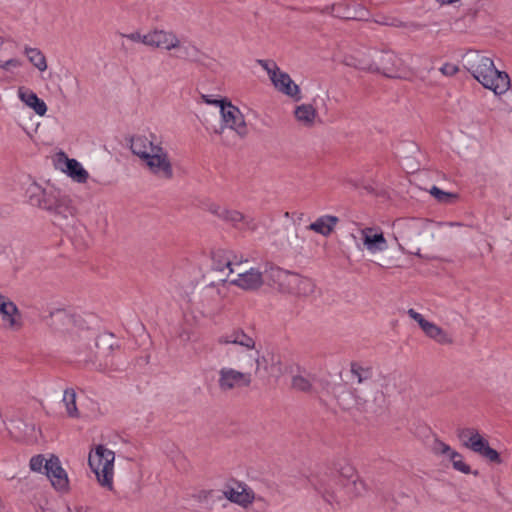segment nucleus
Returning <instances> with one entry per match:
<instances>
[{
    "mask_svg": "<svg viewBox=\"0 0 512 512\" xmlns=\"http://www.w3.org/2000/svg\"><path fill=\"white\" fill-rule=\"evenodd\" d=\"M316 489L327 503L339 507L348 506L367 490L355 468L345 462L334 463L331 472L318 481Z\"/></svg>",
    "mask_w": 512,
    "mask_h": 512,
    "instance_id": "1",
    "label": "nucleus"
},
{
    "mask_svg": "<svg viewBox=\"0 0 512 512\" xmlns=\"http://www.w3.org/2000/svg\"><path fill=\"white\" fill-rule=\"evenodd\" d=\"M465 68L472 76L495 94L505 93L510 86L509 75L496 69L490 57L482 55L479 51H468L464 57Z\"/></svg>",
    "mask_w": 512,
    "mask_h": 512,
    "instance_id": "2",
    "label": "nucleus"
},
{
    "mask_svg": "<svg viewBox=\"0 0 512 512\" xmlns=\"http://www.w3.org/2000/svg\"><path fill=\"white\" fill-rule=\"evenodd\" d=\"M393 230L402 251L422 257L419 243L424 225L419 219H399L393 224Z\"/></svg>",
    "mask_w": 512,
    "mask_h": 512,
    "instance_id": "3",
    "label": "nucleus"
},
{
    "mask_svg": "<svg viewBox=\"0 0 512 512\" xmlns=\"http://www.w3.org/2000/svg\"><path fill=\"white\" fill-rule=\"evenodd\" d=\"M355 405L358 411L368 416H379L385 413L387 408L386 394L378 387L354 388Z\"/></svg>",
    "mask_w": 512,
    "mask_h": 512,
    "instance_id": "4",
    "label": "nucleus"
},
{
    "mask_svg": "<svg viewBox=\"0 0 512 512\" xmlns=\"http://www.w3.org/2000/svg\"><path fill=\"white\" fill-rule=\"evenodd\" d=\"M115 454L103 445H98L94 453L89 454L88 463L101 486L113 489V467Z\"/></svg>",
    "mask_w": 512,
    "mask_h": 512,
    "instance_id": "5",
    "label": "nucleus"
},
{
    "mask_svg": "<svg viewBox=\"0 0 512 512\" xmlns=\"http://www.w3.org/2000/svg\"><path fill=\"white\" fill-rule=\"evenodd\" d=\"M457 436L464 447L479 454L492 463H502L500 454L490 447L488 440L481 436L477 429L460 428L457 430Z\"/></svg>",
    "mask_w": 512,
    "mask_h": 512,
    "instance_id": "6",
    "label": "nucleus"
},
{
    "mask_svg": "<svg viewBox=\"0 0 512 512\" xmlns=\"http://www.w3.org/2000/svg\"><path fill=\"white\" fill-rule=\"evenodd\" d=\"M215 105L220 107V113L222 116V121L224 123L220 129H216L215 133L223 134L225 128H229L234 131L239 138H244L248 134L247 125L241 111L231 102L226 101V99H220L214 101Z\"/></svg>",
    "mask_w": 512,
    "mask_h": 512,
    "instance_id": "7",
    "label": "nucleus"
},
{
    "mask_svg": "<svg viewBox=\"0 0 512 512\" xmlns=\"http://www.w3.org/2000/svg\"><path fill=\"white\" fill-rule=\"evenodd\" d=\"M142 162L145 168L159 179L171 180L174 177L172 162L161 142L158 146L152 148L150 154Z\"/></svg>",
    "mask_w": 512,
    "mask_h": 512,
    "instance_id": "8",
    "label": "nucleus"
},
{
    "mask_svg": "<svg viewBox=\"0 0 512 512\" xmlns=\"http://www.w3.org/2000/svg\"><path fill=\"white\" fill-rule=\"evenodd\" d=\"M26 193L31 206L48 212L57 204V200L61 196L59 192L52 189L47 190L35 182L29 185Z\"/></svg>",
    "mask_w": 512,
    "mask_h": 512,
    "instance_id": "9",
    "label": "nucleus"
},
{
    "mask_svg": "<svg viewBox=\"0 0 512 512\" xmlns=\"http://www.w3.org/2000/svg\"><path fill=\"white\" fill-rule=\"evenodd\" d=\"M75 207L71 204V200L66 196H60L57 204L50 211L51 220L54 225L61 229L72 226L75 218Z\"/></svg>",
    "mask_w": 512,
    "mask_h": 512,
    "instance_id": "10",
    "label": "nucleus"
},
{
    "mask_svg": "<svg viewBox=\"0 0 512 512\" xmlns=\"http://www.w3.org/2000/svg\"><path fill=\"white\" fill-rule=\"evenodd\" d=\"M403 61L392 51L382 52L374 61L375 73H381L387 78H399Z\"/></svg>",
    "mask_w": 512,
    "mask_h": 512,
    "instance_id": "11",
    "label": "nucleus"
},
{
    "mask_svg": "<svg viewBox=\"0 0 512 512\" xmlns=\"http://www.w3.org/2000/svg\"><path fill=\"white\" fill-rule=\"evenodd\" d=\"M251 373L240 372L232 368L219 371L218 385L221 391H229L236 387H248L251 384Z\"/></svg>",
    "mask_w": 512,
    "mask_h": 512,
    "instance_id": "12",
    "label": "nucleus"
},
{
    "mask_svg": "<svg viewBox=\"0 0 512 512\" xmlns=\"http://www.w3.org/2000/svg\"><path fill=\"white\" fill-rule=\"evenodd\" d=\"M143 44L171 51L179 47V39L175 33L164 30H154L143 35Z\"/></svg>",
    "mask_w": 512,
    "mask_h": 512,
    "instance_id": "13",
    "label": "nucleus"
},
{
    "mask_svg": "<svg viewBox=\"0 0 512 512\" xmlns=\"http://www.w3.org/2000/svg\"><path fill=\"white\" fill-rule=\"evenodd\" d=\"M44 474L49 478L53 487L60 491L68 489V476L61 467L60 460L57 456L51 455L44 466Z\"/></svg>",
    "mask_w": 512,
    "mask_h": 512,
    "instance_id": "14",
    "label": "nucleus"
},
{
    "mask_svg": "<svg viewBox=\"0 0 512 512\" xmlns=\"http://www.w3.org/2000/svg\"><path fill=\"white\" fill-rule=\"evenodd\" d=\"M229 283L244 290H258L264 283L263 273L255 268L238 269L237 277L230 279Z\"/></svg>",
    "mask_w": 512,
    "mask_h": 512,
    "instance_id": "15",
    "label": "nucleus"
},
{
    "mask_svg": "<svg viewBox=\"0 0 512 512\" xmlns=\"http://www.w3.org/2000/svg\"><path fill=\"white\" fill-rule=\"evenodd\" d=\"M315 284L307 277L290 273L282 292L307 297L314 292Z\"/></svg>",
    "mask_w": 512,
    "mask_h": 512,
    "instance_id": "16",
    "label": "nucleus"
},
{
    "mask_svg": "<svg viewBox=\"0 0 512 512\" xmlns=\"http://www.w3.org/2000/svg\"><path fill=\"white\" fill-rule=\"evenodd\" d=\"M271 81L281 93L293 98L295 101L301 100L300 88L293 82L288 73L279 70L278 73L272 74Z\"/></svg>",
    "mask_w": 512,
    "mask_h": 512,
    "instance_id": "17",
    "label": "nucleus"
},
{
    "mask_svg": "<svg viewBox=\"0 0 512 512\" xmlns=\"http://www.w3.org/2000/svg\"><path fill=\"white\" fill-rule=\"evenodd\" d=\"M128 143L131 152L139 157L141 161L146 159L153 147L159 145V142L156 143V136L154 134H151L150 138L144 135L131 136L128 139Z\"/></svg>",
    "mask_w": 512,
    "mask_h": 512,
    "instance_id": "18",
    "label": "nucleus"
},
{
    "mask_svg": "<svg viewBox=\"0 0 512 512\" xmlns=\"http://www.w3.org/2000/svg\"><path fill=\"white\" fill-rule=\"evenodd\" d=\"M212 260L213 269L225 274V276L221 277L219 280L229 282L230 275L234 273L233 265L236 263L232 260V251L217 250L213 252Z\"/></svg>",
    "mask_w": 512,
    "mask_h": 512,
    "instance_id": "19",
    "label": "nucleus"
},
{
    "mask_svg": "<svg viewBox=\"0 0 512 512\" xmlns=\"http://www.w3.org/2000/svg\"><path fill=\"white\" fill-rule=\"evenodd\" d=\"M331 9H335L334 16L340 19L363 21L367 20L369 16V12L364 6L359 5V10H352L345 1L332 4Z\"/></svg>",
    "mask_w": 512,
    "mask_h": 512,
    "instance_id": "20",
    "label": "nucleus"
},
{
    "mask_svg": "<svg viewBox=\"0 0 512 512\" xmlns=\"http://www.w3.org/2000/svg\"><path fill=\"white\" fill-rule=\"evenodd\" d=\"M350 372L351 375L357 380V384L360 387H372L373 385H378L373 381V369L370 366H362L358 362L350 363Z\"/></svg>",
    "mask_w": 512,
    "mask_h": 512,
    "instance_id": "21",
    "label": "nucleus"
},
{
    "mask_svg": "<svg viewBox=\"0 0 512 512\" xmlns=\"http://www.w3.org/2000/svg\"><path fill=\"white\" fill-rule=\"evenodd\" d=\"M18 96L28 107L33 109L39 116H44L47 112L46 103L40 99L32 90L23 87L18 89Z\"/></svg>",
    "mask_w": 512,
    "mask_h": 512,
    "instance_id": "22",
    "label": "nucleus"
},
{
    "mask_svg": "<svg viewBox=\"0 0 512 512\" xmlns=\"http://www.w3.org/2000/svg\"><path fill=\"white\" fill-rule=\"evenodd\" d=\"M363 244L371 252L383 251L387 248V242L383 233H373L372 228H365L362 231Z\"/></svg>",
    "mask_w": 512,
    "mask_h": 512,
    "instance_id": "23",
    "label": "nucleus"
},
{
    "mask_svg": "<svg viewBox=\"0 0 512 512\" xmlns=\"http://www.w3.org/2000/svg\"><path fill=\"white\" fill-rule=\"evenodd\" d=\"M218 342L220 344H238L244 346L248 349H253L255 347V341L253 338L248 336L243 330L236 329L222 335L218 338Z\"/></svg>",
    "mask_w": 512,
    "mask_h": 512,
    "instance_id": "24",
    "label": "nucleus"
},
{
    "mask_svg": "<svg viewBox=\"0 0 512 512\" xmlns=\"http://www.w3.org/2000/svg\"><path fill=\"white\" fill-rule=\"evenodd\" d=\"M262 273L263 278L265 277L266 279L272 281L274 284H277L279 290L282 292L291 272L267 263L265 264V269L262 271Z\"/></svg>",
    "mask_w": 512,
    "mask_h": 512,
    "instance_id": "25",
    "label": "nucleus"
},
{
    "mask_svg": "<svg viewBox=\"0 0 512 512\" xmlns=\"http://www.w3.org/2000/svg\"><path fill=\"white\" fill-rule=\"evenodd\" d=\"M339 222L338 217L332 215H325L319 217L315 222L311 223L307 229L312 230L323 236L330 235L335 225Z\"/></svg>",
    "mask_w": 512,
    "mask_h": 512,
    "instance_id": "26",
    "label": "nucleus"
},
{
    "mask_svg": "<svg viewBox=\"0 0 512 512\" xmlns=\"http://www.w3.org/2000/svg\"><path fill=\"white\" fill-rule=\"evenodd\" d=\"M425 335L437 343L442 345H450L453 343L452 337L438 325L428 321L422 328Z\"/></svg>",
    "mask_w": 512,
    "mask_h": 512,
    "instance_id": "27",
    "label": "nucleus"
},
{
    "mask_svg": "<svg viewBox=\"0 0 512 512\" xmlns=\"http://www.w3.org/2000/svg\"><path fill=\"white\" fill-rule=\"evenodd\" d=\"M50 326L56 330L66 329L75 323V317L63 309H58L50 314Z\"/></svg>",
    "mask_w": 512,
    "mask_h": 512,
    "instance_id": "28",
    "label": "nucleus"
},
{
    "mask_svg": "<svg viewBox=\"0 0 512 512\" xmlns=\"http://www.w3.org/2000/svg\"><path fill=\"white\" fill-rule=\"evenodd\" d=\"M63 171L78 183H85L89 177L88 172L76 159L66 158L65 168Z\"/></svg>",
    "mask_w": 512,
    "mask_h": 512,
    "instance_id": "29",
    "label": "nucleus"
},
{
    "mask_svg": "<svg viewBox=\"0 0 512 512\" xmlns=\"http://www.w3.org/2000/svg\"><path fill=\"white\" fill-rule=\"evenodd\" d=\"M294 116L298 122L310 127L314 124L317 111L311 104H302L295 108Z\"/></svg>",
    "mask_w": 512,
    "mask_h": 512,
    "instance_id": "30",
    "label": "nucleus"
},
{
    "mask_svg": "<svg viewBox=\"0 0 512 512\" xmlns=\"http://www.w3.org/2000/svg\"><path fill=\"white\" fill-rule=\"evenodd\" d=\"M24 53L28 57L30 63L39 71H45L47 69L46 57L39 49L25 47Z\"/></svg>",
    "mask_w": 512,
    "mask_h": 512,
    "instance_id": "31",
    "label": "nucleus"
},
{
    "mask_svg": "<svg viewBox=\"0 0 512 512\" xmlns=\"http://www.w3.org/2000/svg\"><path fill=\"white\" fill-rule=\"evenodd\" d=\"M313 379L303 375H294L291 379V387L299 392L311 394L314 392Z\"/></svg>",
    "mask_w": 512,
    "mask_h": 512,
    "instance_id": "32",
    "label": "nucleus"
},
{
    "mask_svg": "<svg viewBox=\"0 0 512 512\" xmlns=\"http://www.w3.org/2000/svg\"><path fill=\"white\" fill-rule=\"evenodd\" d=\"M175 50H178V53L174 55L178 59L187 61H197L199 59L200 50L195 45H181L179 41V47H176Z\"/></svg>",
    "mask_w": 512,
    "mask_h": 512,
    "instance_id": "33",
    "label": "nucleus"
},
{
    "mask_svg": "<svg viewBox=\"0 0 512 512\" xmlns=\"http://www.w3.org/2000/svg\"><path fill=\"white\" fill-rule=\"evenodd\" d=\"M63 403L65 404L66 411L69 417H79V411L76 406V393L74 389L70 388L64 391Z\"/></svg>",
    "mask_w": 512,
    "mask_h": 512,
    "instance_id": "34",
    "label": "nucleus"
},
{
    "mask_svg": "<svg viewBox=\"0 0 512 512\" xmlns=\"http://www.w3.org/2000/svg\"><path fill=\"white\" fill-rule=\"evenodd\" d=\"M449 458H450V460L452 462V466L455 470H457L463 474L472 473L474 476L479 475L478 470L472 471L470 466L462 460L463 456L459 452H457L455 450L451 451Z\"/></svg>",
    "mask_w": 512,
    "mask_h": 512,
    "instance_id": "35",
    "label": "nucleus"
},
{
    "mask_svg": "<svg viewBox=\"0 0 512 512\" xmlns=\"http://www.w3.org/2000/svg\"><path fill=\"white\" fill-rule=\"evenodd\" d=\"M224 495L231 502L246 505L252 503L253 497H250L248 493L237 492L234 489H230L224 492Z\"/></svg>",
    "mask_w": 512,
    "mask_h": 512,
    "instance_id": "36",
    "label": "nucleus"
},
{
    "mask_svg": "<svg viewBox=\"0 0 512 512\" xmlns=\"http://www.w3.org/2000/svg\"><path fill=\"white\" fill-rule=\"evenodd\" d=\"M430 194L434 196L438 200V202L445 204L452 203L457 198L456 194L445 192L438 188L437 186H433L430 189Z\"/></svg>",
    "mask_w": 512,
    "mask_h": 512,
    "instance_id": "37",
    "label": "nucleus"
},
{
    "mask_svg": "<svg viewBox=\"0 0 512 512\" xmlns=\"http://www.w3.org/2000/svg\"><path fill=\"white\" fill-rule=\"evenodd\" d=\"M430 450L435 455H448L450 456L451 451H454L448 444L442 442L437 437H434L432 443L430 444Z\"/></svg>",
    "mask_w": 512,
    "mask_h": 512,
    "instance_id": "38",
    "label": "nucleus"
},
{
    "mask_svg": "<svg viewBox=\"0 0 512 512\" xmlns=\"http://www.w3.org/2000/svg\"><path fill=\"white\" fill-rule=\"evenodd\" d=\"M221 219L232 223L235 227H237L238 223H242L245 221V215L237 210H223L221 214Z\"/></svg>",
    "mask_w": 512,
    "mask_h": 512,
    "instance_id": "39",
    "label": "nucleus"
},
{
    "mask_svg": "<svg viewBox=\"0 0 512 512\" xmlns=\"http://www.w3.org/2000/svg\"><path fill=\"white\" fill-rule=\"evenodd\" d=\"M347 65L353 66L357 69L368 71L375 73L374 71V61H368L365 59H356L352 58L350 62H347Z\"/></svg>",
    "mask_w": 512,
    "mask_h": 512,
    "instance_id": "40",
    "label": "nucleus"
},
{
    "mask_svg": "<svg viewBox=\"0 0 512 512\" xmlns=\"http://www.w3.org/2000/svg\"><path fill=\"white\" fill-rule=\"evenodd\" d=\"M113 339V334L103 333L97 337L96 346L98 348H106L108 351H112L114 347Z\"/></svg>",
    "mask_w": 512,
    "mask_h": 512,
    "instance_id": "41",
    "label": "nucleus"
},
{
    "mask_svg": "<svg viewBox=\"0 0 512 512\" xmlns=\"http://www.w3.org/2000/svg\"><path fill=\"white\" fill-rule=\"evenodd\" d=\"M47 460L48 459H46L42 454L33 456L30 459V463H29L30 469L34 472H40V473L44 472V466H45Z\"/></svg>",
    "mask_w": 512,
    "mask_h": 512,
    "instance_id": "42",
    "label": "nucleus"
},
{
    "mask_svg": "<svg viewBox=\"0 0 512 512\" xmlns=\"http://www.w3.org/2000/svg\"><path fill=\"white\" fill-rule=\"evenodd\" d=\"M386 24L394 26V27H405V28H409L412 30H421L425 27L424 24L415 23V22L404 23L398 19H393L390 23H386Z\"/></svg>",
    "mask_w": 512,
    "mask_h": 512,
    "instance_id": "43",
    "label": "nucleus"
},
{
    "mask_svg": "<svg viewBox=\"0 0 512 512\" xmlns=\"http://www.w3.org/2000/svg\"><path fill=\"white\" fill-rule=\"evenodd\" d=\"M4 322L7 323V328L13 331H18L23 327V322L21 320V315H13L9 317Z\"/></svg>",
    "mask_w": 512,
    "mask_h": 512,
    "instance_id": "44",
    "label": "nucleus"
},
{
    "mask_svg": "<svg viewBox=\"0 0 512 512\" xmlns=\"http://www.w3.org/2000/svg\"><path fill=\"white\" fill-rule=\"evenodd\" d=\"M11 310V312H17V306L14 302L10 301L7 297L3 299L0 303V314L4 315L8 310Z\"/></svg>",
    "mask_w": 512,
    "mask_h": 512,
    "instance_id": "45",
    "label": "nucleus"
},
{
    "mask_svg": "<svg viewBox=\"0 0 512 512\" xmlns=\"http://www.w3.org/2000/svg\"><path fill=\"white\" fill-rule=\"evenodd\" d=\"M22 65V61L16 58L9 59L7 61L2 62L0 60V68L5 71H9L12 68H18Z\"/></svg>",
    "mask_w": 512,
    "mask_h": 512,
    "instance_id": "46",
    "label": "nucleus"
},
{
    "mask_svg": "<svg viewBox=\"0 0 512 512\" xmlns=\"http://www.w3.org/2000/svg\"><path fill=\"white\" fill-rule=\"evenodd\" d=\"M257 63L264 69L267 71V73L269 74V77L271 78L272 77V74L273 73H278V71L280 70L276 63L275 62H272L273 64V67L271 68L270 67V64H269V61L267 60H262V59H259L257 60Z\"/></svg>",
    "mask_w": 512,
    "mask_h": 512,
    "instance_id": "47",
    "label": "nucleus"
},
{
    "mask_svg": "<svg viewBox=\"0 0 512 512\" xmlns=\"http://www.w3.org/2000/svg\"><path fill=\"white\" fill-rule=\"evenodd\" d=\"M408 315L410 318H412L414 321H416L420 328L422 329L425 324L428 322V320H426L420 313H418L417 311H415L414 309L410 308L408 311H407Z\"/></svg>",
    "mask_w": 512,
    "mask_h": 512,
    "instance_id": "48",
    "label": "nucleus"
},
{
    "mask_svg": "<svg viewBox=\"0 0 512 512\" xmlns=\"http://www.w3.org/2000/svg\"><path fill=\"white\" fill-rule=\"evenodd\" d=\"M459 71L458 66L451 64V63H445L441 68L440 72L445 76H453Z\"/></svg>",
    "mask_w": 512,
    "mask_h": 512,
    "instance_id": "49",
    "label": "nucleus"
},
{
    "mask_svg": "<svg viewBox=\"0 0 512 512\" xmlns=\"http://www.w3.org/2000/svg\"><path fill=\"white\" fill-rule=\"evenodd\" d=\"M242 223L244 224L245 228L248 230L255 231L257 229V223L255 222V220L253 218L248 219L245 216V221H242Z\"/></svg>",
    "mask_w": 512,
    "mask_h": 512,
    "instance_id": "50",
    "label": "nucleus"
},
{
    "mask_svg": "<svg viewBox=\"0 0 512 512\" xmlns=\"http://www.w3.org/2000/svg\"><path fill=\"white\" fill-rule=\"evenodd\" d=\"M124 36L127 37L128 39H130L131 41L143 43V36L138 32L130 33V34L124 35Z\"/></svg>",
    "mask_w": 512,
    "mask_h": 512,
    "instance_id": "51",
    "label": "nucleus"
},
{
    "mask_svg": "<svg viewBox=\"0 0 512 512\" xmlns=\"http://www.w3.org/2000/svg\"><path fill=\"white\" fill-rule=\"evenodd\" d=\"M223 210H225V209L221 208L220 206L215 205V204L210 206L211 213L217 215L219 218H221V214L223 213Z\"/></svg>",
    "mask_w": 512,
    "mask_h": 512,
    "instance_id": "52",
    "label": "nucleus"
},
{
    "mask_svg": "<svg viewBox=\"0 0 512 512\" xmlns=\"http://www.w3.org/2000/svg\"><path fill=\"white\" fill-rule=\"evenodd\" d=\"M232 260H234V262H236L234 265H233V268L235 269V267H238L240 266L243 262H247V260H243L242 257L238 258L236 255H234V253L232 252Z\"/></svg>",
    "mask_w": 512,
    "mask_h": 512,
    "instance_id": "53",
    "label": "nucleus"
},
{
    "mask_svg": "<svg viewBox=\"0 0 512 512\" xmlns=\"http://www.w3.org/2000/svg\"><path fill=\"white\" fill-rule=\"evenodd\" d=\"M13 315H18L20 316V311L19 309L17 308V312H11V310L9 309L8 312H6L4 315H2V320L5 321L7 320L9 317L13 316Z\"/></svg>",
    "mask_w": 512,
    "mask_h": 512,
    "instance_id": "54",
    "label": "nucleus"
},
{
    "mask_svg": "<svg viewBox=\"0 0 512 512\" xmlns=\"http://www.w3.org/2000/svg\"><path fill=\"white\" fill-rule=\"evenodd\" d=\"M252 360H253L254 363L251 364V366H254L255 372H257L259 370V368H260L259 357L258 356L253 357Z\"/></svg>",
    "mask_w": 512,
    "mask_h": 512,
    "instance_id": "55",
    "label": "nucleus"
},
{
    "mask_svg": "<svg viewBox=\"0 0 512 512\" xmlns=\"http://www.w3.org/2000/svg\"><path fill=\"white\" fill-rule=\"evenodd\" d=\"M322 13L331 14L334 16L335 9H331V5H329V6H326L325 8H323Z\"/></svg>",
    "mask_w": 512,
    "mask_h": 512,
    "instance_id": "56",
    "label": "nucleus"
},
{
    "mask_svg": "<svg viewBox=\"0 0 512 512\" xmlns=\"http://www.w3.org/2000/svg\"><path fill=\"white\" fill-rule=\"evenodd\" d=\"M203 100L207 103V104H215L213 99L209 98V96L207 95H203L202 96Z\"/></svg>",
    "mask_w": 512,
    "mask_h": 512,
    "instance_id": "57",
    "label": "nucleus"
},
{
    "mask_svg": "<svg viewBox=\"0 0 512 512\" xmlns=\"http://www.w3.org/2000/svg\"><path fill=\"white\" fill-rule=\"evenodd\" d=\"M180 337L183 339V340H189L190 339V336L188 333H182L180 334Z\"/></svg>",
    "mask_w": 512,
    "mask_h": 512,
    "instance_id": "58",
    "label": "nucleus"
},
{
    "mask_svg": "<svg viewBox=\"0 0 512 512\" xmlns=\"http://www.w3.org/2000/svg\"><path fill=\"white\" fill-rule=\"evenodd\" d=\"M486 246H487L488 251H489V252H491V251H492V249H493V247H492L491 243L487 242V243H486Z\"/></svg>",
    "mask_w": 512,
    "mask_h": 512,
    "instance_id": "59",
    "label": "nucleus"
},
{
    "mask_svg": "<svg viewBox=\"0 0 512 512\" xmlns=\"http://www.w3.org/2000/svg\"><path fill=\"white\" fill-rule=\"evenodd\" d=\"M449 225H450V226H454V225H456V226H461V224H460V223H452V222H451V223H449Z\"/></svg>",
    "mask_w": 512,
    "mask_h": 512,
    "instance_id": "60",
    "label": "nucleus"
},
{
    "mask_svg": "<svg viewBox=\"0 0 512 512\" xmlns=\"http://www.w3.org/2000/svg\"><path fill=\"white\" fill-rule=\"evenodd\" d=\"M359 5L360 4H356L353 10H359Z\"/></svg>",
    "mask_w": 512,
    "mask_h": 512,
    "instance_id": "61",
    "label": "nucleus"
},
{
    "mask_svg": "<svg viewBox=\"0 0 512 512\" xmlns=\"http://www.w3.org/2000/svg\"><path fill=\"white\" fill-rule=\"evenodd\" d=\"M66 512H71V510H70V508H69V507H67Z\"/></svg>",
    "mask_w": 512,
    "mask_h": 512,
    "instance_id": "62",
    "label": "nucleus"
}]
</instances>
